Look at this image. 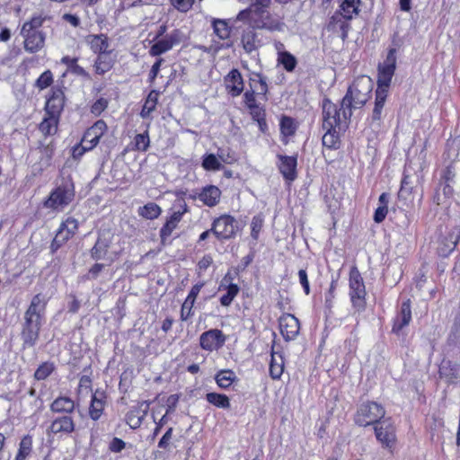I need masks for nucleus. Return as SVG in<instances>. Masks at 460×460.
<instances>
[{"label": "nucleus", "mask_w": 460, "mask_h": 460, "mask_svg": "<svg viewBox=\"0 0 460 460\" xmlns=\"http://www.w3.org/2000/svg\"><path fill=\"white\" fill-rule=\"evenodd\" d=\"M47 300L41 294L35 295L24 314V323L21 333L23 347H33L40 334L41 318L44 314Z\"/></svg>", "instance_id": "obj_1"}, {"label": "nucleus", "mask_w": 460, "mask_h": 460, "mask_svg": "<svg viewBox=\"0 0 460 460\" xmlns=\"http://www.w3.org/2000/svg\"><path fill=\"white\" fill-rule=\"evenodd\" d=\"M373 82L369 76L362 75L354 80L341 100V110L345 120L350 119L352 109L363 107L370 98Z\"/></svg>", "instance_id": "obj_2"}, {"label": "nucleus", "mask_w": 460, "mask_h": 460, "mask_svg": "<svg viewBox=\"0 0 460 460\" xmlns=\"http://www.w3.org/2000/svg\"><path fill=\"white\" fill-rule=\"evenodd\" d=\"M385 410L375 402H367L360 404L355 416V422L361 427L374 425L385 419Z\"/></svg>", "instance_id": "obj_3"}, {"label": "nucleus", "mask_w": 460, "mask_h": 460, "mask_svg": "<svg viewBox=\"0 0 460 460\" xmlns=\"http://www.w3.org/2000/svg\"><path fill=\"white\" fill-rule=\"evenodd\" d=\"M349 297L353 308L357 311H363L366 307V287L363 278L357 267H352L349 279Z\"/></svg>", "instance_id": "obj_4"}, {"label": "nucleus", "mask_w": 460, "mask_h": 460, "mask_svg": "<svg viewBox=\"0 0 460 460\" xmlns=\"http://www.w3.org/2000/svg\"><path fill=\"white\" fill-rule=\"evenodd\" d=\"M270 4V0H252L251 11L256 13L261 17V22L257 26L270 31H282L285 23L279 19L272 17L266 10Z\"/></svg>", "instance_id": "obj_5"}, {"label": "nucleus", "mask_w": 460, "mask_h": 460, "mask_svg": "<svg viewBox=\"0 0 460 460\" xmlns=\"http://www.w3.org/2000/svg\"><path fill=\"white\" fill-rule=\"evenodd\" d=\"M238 230L237 221L228 215L215 219L211 227L212 233L221 241L234 237Z\"/></svg>", "instance_id": "obj_6"}, {"label": "nucleus", "mask_w": 460, "mask_h": 460, "mask_svg": "<svg viewBox=\"0 0 460 460\" xmlns=\"http://www.w3.org/2000/svg\"><path fill=\"white\" fill-rule=\"evenodd\" d=\"M74 190L67 186H59L54 190L49 198L45 201V207L62 210L74 199Z\"/></svg>", "instance_id": "obj_7"}, {"label": "nucleus", "mask_w": 460, "mask_h": 460, "mask_svg": "<svg viewBox=\"0 0 460 460\" xmlns=\"http://www.w3.org/2000/svg\"><path fill=\"white\" fill-rule=\"evenodd\" d=\"M182 39V32L180 30H173L164 37L156 40V42L150 48L149 54L153 57L160 56L181 43Z\"/></svg>", "instance_id": "obj_8"}, {"label": "nucleus", "mask_w": 460, "mask_h": 460, "mask_svg": "<svg viewBox=\"0 0 460 460\" xmlns=\"http://www.w3.org/2000/svg\"><path fill=\"white\" fill-rule=\"evenodd\" d=\"M376 439L385 447L391 448L396 440L395 428L390 418H385L375 427Z\"/></svg>", "instance_id": "obj_9"}, {"label": "nucleus", "mask_w": 460, "mask_h": 460, "mask_svg": "<svg viewBox=\"0 0 460 460\" xmlns=\"http://www.w3.org/2000/svg\"><path fill=\"white\" fill-rule=\"evenodd\" d=\"M279 330L285 341H294L300 331L299 320L291 314H285L280 316Z\"/></svg>", "instance_id": "obj_10"}, {"label": "nucleus", "mask_w": 460, "mask_h": 460, "mask_svg": "<svg viewBox=\"0 0 460 460\" xmlns=\"http://www.w3.org/2000/svg\"><path fill=\"white\" fill-rule=\"evenodd\" d=\"M226 337L217 329H212L203 332L199 337V343L203 349L213 351L224 345Z\"/></svg>", "instance_id": "obj_11"}, {"label": "nucleus", "mask_w": 460, "mask_h": 460, "mask_svg": "<svg viewBox=\"0 0 460 460\" xmlns=\"http://www.w3.org/2000/svg\"><path fill=\"white\" fill-rule=\"evenodd\" d=\"M226 89L232 97H237L243 92V79L238 69H232L224 78Z\"/></svg>", "instance_id": "obj_12"}, {"label": "nucleus", "mask_w": 460, "mask_h": 460, "mask_svg": "<svg viewBox=\"0 0 460 460\" xmlns=\"http://www.w3.org/2000/svg\"><path fill=\"white\" fill-rule=\"evenodd\" d=\"M107 130V125L102 120H97L91 128H89L84 134L82 141L88 145V148L93 149L97 146L100 138L102 137L104 132Z\"/></svg>", "instance_id": "obj_13"}, {"label": "nucleus", "mask_w": 460, "mask_h": 460, "mask_svg": "<svg viewBox=\"0 0 460 460\" xmlns=\"http://www.w3.org/2000/svg\"><path fill=\"white\" fill-rule=\"evenodd\" d=\"M75 428V421L70 415L58 417L52 420L47 429L48 434H70L74 432Z\"/></svg>", "instance_id": "obj_14"}, {"label": "nucleus", "mask_w": 460, "mask_h": 460, "mask_svg": "<svg viewBox=\"0 0 460 460\" xmlns=\"http://www.w3.org/2000/svg\"><path fill=\"white\" fill-rule=\"evenodd\" d=\"M24 39V49L30 53H35L44 47L45 34L40 31H29L21 33Z\"/></svg>", "instance_id": "obj_15"}, {"label": "nucleus", "mask_w": 460, "mask_h": 460, "mask_svg": "<svg viewBox=\"0 0 460 460\" xmlns=\"http://www.w3.org/2000/svg\"><path fill=\"white\" fill-rule=\"evenodd\" d=\"M149 410V402L143 401L139 402L136 407L131 409L126 415V421L131 429H137L140 427L143 420L146 416Z\"/></svg>", "instance_id": "obj_16"}, {"label": "nucleus", "mask_w": 460, "mask_h": 460, "mask_svg": "<svg viewBox=\"0 0 460 460\" xmlns=\"http://www.w3.org/2000/svg\"><path fill=\"white\" fill-rule=\"evenodd\" d=\"M65 105V95L61 89H53L51 96L46 102V114L59 118Z\"/></svg>", "instance_id": "obj_17"}, {"label": "nucleus", "mask_w": 460, "mask_h": 460, "mask_svg": "<svg viewBox=\"0 0 460 460\" xmlns=\"http://www.w3.org/2000/svg\"><path fill=\"white\" fill-rule=\"evenodd\" d=\"M241 42L246 53L251 54L256 51L261 45V39L253 28L248 27L242 33Z\"/></svg>", "instance_id": "obj_18"}, {"label": "nucleus", "mask_w": 460, "mask_h": 460, "mask_svg": "<svg viewBox=\"0 0 460 460\" xmlns=\"http://www.w3.org/2000/svg\"><path fill=\"white\" fill-rule=\"evenodd\" d=\"M279 169L283 177L289 181L296 178V157L278 155Z\"/></svg>", "instance_id": "obj_19"}, {"label": "nucleus", "mask_w": 460, "mask_h": 460, "mask_svg": "<svg viewBox=\"0 0 460 460\" xmlns=\"http://www.w3.org/2000/svg\"><path fill=\"white\" fill-rule=\"evenodd\" d=\"M460 239V226H455L451 229L448 235L440 243L438 252L442 257L449 255L456 248Z\"/></svg>", "instance_id": "obj_20"}, {"label": "nucleus", "mask_w": 460, "mask_h": 460, "mask_svg": "<svg viewBox=\"0 0 460 460\" xmlns=\"http://www.w3.org/2000/svg\"><path fill=\"white\" fill-rule=\"evenodd\" d=\"M111 244V236L109 233L99 235L94 246L91 249V257L95 260L106 259Z\"/></svg>", "instance_id": "obj_21"}, {"label": "nucleus", "mask_w": 460, "mask_h": 460, "mask_svg": "<svg viewBox=\"0 0 460 460\" xmlns=\"http://www.w3.org/2000/svg\"><path fill=\"white\" fill-rule=\"evenodd\" d=\"M106 394L102 390H96L92 394L91 404L89 407V415L92 420H97L101 418L105 404H106Z\"/></svg>", "instance_id": "obj_22"}, {"label": "nucleus", "mask_w": 460, "mask_h": 460, "mask_svg": "<svg viewBox=\"0 0 460 460\" xmlns=\"http://www.w3.org/2000/svg\"><path fill=\"white\" fill-rule=\"evenodd\" d=\"M411 320V311L410 300L404 301L400 309V313L394 320L393 332L399 334L400 332L407 326Z\"/></svg>", "instance_id": "obj_23"}, {"label": "nucleus", "mask_w": 460, "mask_h": 460, "mask_svg": "<svg viewBox=\"0 0 460 460\" xmlns=\"http://www.w3.org/2000/svg\"><path fill=\"white\" fill-rule=\"evenodd\" d=\"M335 114V103L332 102L329 99L323 101V130H330L336 128V120L333 119Z\"/></svg>", "instance_id": "obj_24"}, {"label": "nucleus", "mask_w": 460, "mask_h": 460, "mask_svg": "<svg viewBox=\"0 0 460 460\" xmlns=\"http://www.w3.org/2000/svg\"><path fill=\"white\" fill-rule=\"evenodd\" d=\"M75 402L67 396H58L50 404L49 409L55 413H66L67 415L75 411Z\"/></svg>", "instance_id": "obj_25"}, {"label": "nucleus", "mask_w": 460, "mask_h": 460, "mask_svg": "<svg viewBox=\"0 0 460 460\" xmlns=\"http://www.w3.org/2000/svg\"><path fill=\"white\" fill-rule=\"evenodd\" d=\"M221 190L214 185H209L199 194V199L208 207H214L219 202Z\"/></svg>", "instance_id": "obj_26"}, {"label": "nucleus", "mask_w": 460, "mask_h": 460, "mask_svg": "<svg viewBox=\"0 0 460 460\" xmlns=\"http://www.w3.org/2000/svg\"><path fill=\"white\" fill-rule=\"evenodd\" d=\"M86 41L90 45L91 49L94 53H98V55L109 52L108 37L104 34L89 35L86 38Z\"/></svg>", "instance_id": "obj_27"}, {"label": "nucleus", "mask_w": 460, "mask_h": 460, "mask_svg": "<svg viewBox=\"0 0 460 460\" xmlns=\"http://www.w3.org/2000/svg\"><path fill=\"white\" fill-rule=\"evenodd\" d=\"M387 95L383 92H376L375 107L371 116V125L379 127L382 119V111L384 109Z\"/></svg>", "instance_id": "obj_28"}, {"label": "nucleus", "mask_w": 460, "mask_h": 460, "mask_svg": "<svg viewBox=\"0 0 460 460\" xmlns=\"http://www.w3.org/2000/svg\"><path fill=\"white\" fill-rule=\"evenodd\" d=\"M47 116L43 119L40 124V130L45 136H52L56 134L58 130V124L59 118L54 115L46 114Z\"/></svg>", "instance_id": "obj_29"}, {"label": "nucleus", "mask_w": 460, "mask_h": 460, "mask_svg": "<svg viewBox=\"0 0 460 460\" xmlns=\"http://www.w3.org/2000/svg\"><path fill=\"white\" fill-rule=\"evenodd\" d=\"M284 370V360L280 354L272 353L270 364V375L273 379L280 378Z\"/></svg>", "instance_id": "obj_30"}, {"label": "nucleus", "mask_w": 460, "mask_h": 460, "mask_svg": "<svg viewBox=\"0 0 460 460\" xmlns=\"http://www.w3.org/2000/svg\"><path fill=\"white\" fill-rule=\"evenodd\" d=\"M113 66V60L110 56V51L98 55L95 61V72L99 75H103L108 72Z\"/></svg>", "instance_id": "obj_31"}, {"label": "nucleus", "mask_w": 460, "mask_h": 460, "mask_svg": "<svg viewBox=\"0 0 460 460\" xmlns=\"http://www.w3.org/2000/svg\"><path fill=\"white\" fill-rule=\"evenodd\" d=\"M215 379L221 388L226 389L236 380V375L233 370L223 369L216 375Z\"/></svg>", "instance_id": "obj_32"}, {"label": "nucleus", "mask_w": 460, "mask_h": 460, "mask_svg": "<svg viewBox=\"0 0 460 460\" xmlns=\"http://www.w3.org/2000/svg\"><path fill=\"white\" fill-rule=\"evenodd\" d=\"M360 0H344L341 5V14L347 20L358 13Z\"/></svg>", "instance_id": "obj_33"}, {"label": "nucleus", "mask_w": 460, "mask_h": 460, "mask_svg": "<svg viewBox=\"0 0 460 460\" xmlns=\"http://www.w3.org/2000/svg\"><path fill=\"white\" fill-rule=\"evenodd\" d=\"M322 141L323 146L329 149H338L340 147V137L337 129L325 130Z\"/></svg>", "instance_id": "obj_34"}, {"label": "nucleus", "mask_w": 460, "mask_h": 460, "mask_svg": "<svg viewBox=\"0 0 460 460\" xmlns=\"http://www.w3.org/2000/svg\"><path fill=\"white\" fill-rule=\"evenodd\" d=\"M158 92L153 90L149 93L143 108L140 112V116L142 118H147L151 114L152 111L155 110L157 100H158Z\"/></svg>", "instance_id": "obj_35"}, {"label": "nucleus", "mask_w": 460, "mask_h": 460, "mask_svg": "<svg viewBox=\"0 0 460 460\" xmlns=\"http://www.w3.org/2000/svg\"><path fill=\"white\" fill-rule=\"evenodd\" d=\"M161 212V208L154 202H149L138 208V215L146 219L157 218Z\"/></svg>", "instance_id": "obj_36"}, {"label": "nucleus", "mask_w": 460, "mask_h": 460, "mask_svg": "<svg viewBox=\"0 0 460 460\" xmlns=\"http://www.w3.org/2000/svg\"><path fill=\"white\" fill-rule=\"evenodd\" d=\"M32 450V438L31 436H24L20 444L18 453L14 460H25L31 453Z\"/></svg>", "instance_id": "obj_37"}, {"label": "nucleus", "mask_w": 460, "mask_h": 460, "mask_svg": "<svg viewBox=\"0 0 460 460\" xmlns=\"http://www.w3.org/2000/svg\"><path fill=\"white\" fill-rule=\"evenodd\" d=\"M206 399L209 403L218 408L228 409L230 407L229 398L226 394L208 393Z\"/></svg>", "instance_id": "obj_38"}, {"label": "nucleus", "mask_w": 460, "mask_h": 460, "mask_svg": "<svg viewBox=\"0 0 460 460\" xmlns=\"http://www.w3.org/2000/svg\"><path fill=\"white\" fill-rule=\"evenodd\" d=\"M278 62L283 66L288 72H293L297 65V60L290 52L279 53Z\"/></svg>", "instance_id": "obj_39"}, {"label": "nucleus", "mask_w": 460, "mask_h": 460, "mask_svg": "<svg viewBox=\"0 0 460 460\" xmlns=\"http://www.w3.org/2000/svg\"><path fill=\"white\" fill-rule=\"evenodd\" d=\"M297 125L294 119L283 116L280 120V131L285 137H291L296 133Z\"/></svg>", "instance_id": "obj_40"}, {"label": "nucleus", "mask_w": 460, "mask_h": 460, "mask_svg": "<svg viewBox=\"0 0 460 460\" xmlns=\"http://www.w3.org/2000/svg\"><path fill=\"white\" fill-rule=\"evenodd\" d=\"M74 235L67 233V231L66 229H63L61 226H59L58 233L50 245L52 252H56L58 248H60L66 242H67Z\"/></svg>", "instance_id": "obj_41"}, {"label": "nucleus", "mask_w": 460, "mask_h": 460, "mask_svg": "<svg viewBox=\"0 0 460 460\" xmlns=\"http://www.w3.org/2000/svg\"><path fill=\"white\" fill-rule=\"evenodd\" d=\"M454 190L451 183L442 181L437 190L436 197L437 203L440 204L445 202L446 199L453 195Z\"/></svg>", "instance_id": "obj_42"}, {"label": "nucleus", "mask_w": 460, "mask_h": 460, "mask_svg": "<svg viewBox=\"0 0 460 460\" xmlns=\"http://www.w3.org/2000/svg\"><path fill=\"white\" fill-rule=\"evenodd\" d=\"M202 167L207 171H219L222 165L217 156L209 154L203 157Z\"/></svg>", "instance_id": "obj_43"}, {"label": "nucleus", "mask_w": 460, "mask_h": 460, "mask_svg": "<svg viewBox=\"0 0 460 460\" xmlns=\"http://www.w3.org/2000/svg\"><path fill=\"white\" fill-rule=\"evenodd\" d=\"M239 288L236 284H230L226 288V293L220 298V303L223 306H228L233 302L234 298L237 296Z\"/></svg>", "instance_id": "obj_44"}, {"label": "nucleus", "mask_w": 460, "mask_h": 460, "mask_svg": "<svg viewBox=\"0 0 460 460\" xmlns=\"http://www.w3.org/2000/svg\"><path fill=\"white\" fill-rule=\"evenodd\" d=\"M55 369V366L51 362L42 363L35 371L34 377L37 380L46 379Z\"/></svg>", "instance_id": "obj_45"}, {"label": "nucleus", "mask_w": 460, "mask_h": 460, "mask_svg": "<svg viewBox=\"0 0 460 460\" xmlns=\"http://www.w3.org/2000/svg\"><path fill=\"white\" fill-rule=\"evenodd\" d=\"M214 32L221 40H226L229 37L230 31L226 22L222 20H215L213 22Z\"/></svg>", "instance_id": "obj_46"}, {"label": "nucleus", "mask_w": 460, "mask_h": 460, "mask_svg": "<svg viewBox=\"0 0 460 460\" xmlns=\"http://www.w3.org/2000/svg\"><path fill=\"white\" fill-rule=\"evenodd\" d=\"M44 18L41 16H34L30 21L23 23L21 33H25L29 31H39L38 29L42 26Z\"/></svg>", "instance_id": "obj_47"}, {"label": "nucleus", "mask_w": 460, "mask_h": 460, "mask_svg": "<svg viewBox=\"0 0 460 460\" xmlns=\"http://www.w3.org/2000/svg\"><path fill=\"white\" fill-rule=\"evenodd\" d=\"M393 76L378 72L377 76V89L376 92H383L387 95L388 88L390 86Z\"/></svg>", "instance_id": "obj_48"}, {"label": "nucleus", "mask_w": 460, "mask_h": 460, "mask_svg": "<svg viewBox=\"0 0 460 460\" xmlns=\"http://www.w3.org/2000/svg\"><path fill=\"white\" fill-rule=\"evenodd\" d=\"M150 144L148 132L137 134L135 137V148L138 151H146Z\"/></svg>", "instance_id": "obj_49"}, {"label": "nucleus", "mask_w": 460, "mask_h": 460, "mask_svg": "<svg viewBox=\"0 0 460 460\" xmlns=\"http://www.w3.org/2000/svg\"><path fill=\"white\" fill-rule=\"evenodd\" d=\"M53 82V75L49 70L45 71L40 75V76L36 81V86L43 90L49 87Z\"/></svg>", "instance_id": "obj_50"}, {"label": "nucleus", "mask_w": 460, "mask_h": 460, "mask_svg": "<svg viewBox=\"0 0 460 460\" xmlns=\"http://www.w3.org/2000/svg\"><path fill=\"white\" fill-rule=\"evenodd\" d=\"M194 303L195 302H193L188 298L185 299V301L183 302V304L181 305V321H187L193 315L192 307L194 305Z\"/></svg>", "instance_id": "obj_51"}, {"label": "nucleus", "mask_w": 460, "mask_h": 460, "mask_svg": "<svg viewBox=\"0 0 460 460\" xmlns=\"http://www.w3.org/2000/svg\"><path fill=\"white\" fill-rule=\"evenodd\" d=\"M173 7L180 12H188L193 5L195 0H170Z\"/></svg>", "instance_id": "obj_52"}, {"label": "nucleus", "mask_w": 460, "mask_h": 460, "mask_svg": "<svg viewBox=\"0 0 460 460\" xmlns=\"http://www.w3.org/2000/svg\"><path fill=\"white\" fill-rule=\"evenodd\" d=\"M60 226L63 229H66L67 233L74 235L78 229V221L73 217H67L64 222H62Z\"/></svg>", "instance_id": "obj_53"}, {"label": "nucleus", "mask_w": 460, "mask_h": 460, "mask_svg": "<svg viewBox=\"0 0 460 460\" xmlns=\"http://www.w3.org/2000/svg\"><path fill=\"white\" fill-rule=\"evenodd\" d=\"M251 90L246 91L243 94V102L246 105L247 108L254 107V105H257V101L255 98V90L252 89V83L250 84Z\"/></svg>", "instance_id": "obj_54"}, {"label": "nucleus", "mask_w": 460, "mask_h": 460, "mask_svg": "<svg viewBox=\"0 0 460 460\" xmlns=\"http://www.w3.org/2000/svg\"><path fill=\"white\" fill-rule=\"evenodd\" d=\"M263 221L260 217H253L252 223H251V228L252 233L251 235L253 239L257 240L260 231L261 230Z\"/></svg>", "instance_id": "obj_55"}, {"label": "nucleus", "mask_w": 460, "mask_h": 460, "mask_svg": "<svg viewBox=\"0 0 460 460\" xmlns=\"http://www.w3.org/2000/svg\"><path fill=\"white\" fill-rule=\"evenodd\" d=\"M334 120H336V129H341L342 127L347 128L348 121L349 119L345 120L342 114L341 107L339 109L335 104V114L333 115Z\"/></svg>", "instance_id": "obj_56"}, {"label": "nucleus", "mask_w": 460, "mask_h": 460, "mask_svg": "<svg viewBox=\"0 0 460 460\" xmlns=\"http://www.w3.org/2000/svg\"><path fill=\"white\" fill-rule=\"evenodd\" d=\"M107 100L100 98L92 105L91 111L93 114L100 115L107 108Z\"/></svg>", "instance_id": "obj_57"}, {"label": "nucleus", "mask_w": 460, "mask_h": 460, "mask_svg": "<svg viewBox=\"0 0 460 460\" xmlns=\"http://www.w3.org/2000/svg\"><path fill=\"white\" fill-rule=\"evenodd\" d=\"M172 428H169L158 442V447L162 449H168L172 438Z\"/></svg>", "instance_id": "obj_58"}, {"label": "nucleus", "mask_w": 460, "mask_h": 460, "mask_svg": "<svg viewBox=\"0 0 460 460\" xmlns=\"http://www.w3.org/2000/svg\"><path fill=\"white\" fill-rule=\"evenodd\" d=\"M176 226H177V225L167 220L166 223L164 225V226L161 228V231H160L161 239L163 241H164L167 237H169Z\"/></svg>", "instance_id": "obj_59"}, {"label": "nucleus", "mask_w": 460, "mask_h": 460, "mask_svg": "<svg viewBox=\"0 0 460 460\" xmlns=\"http://www.w3.org/2000/svg\"><path fill=\"white\" fill-rule=\"evenodd\" d=\"M255 76L259 78L258 83L259 86H255V93L266 95L268 92V84L266 83V79L260 74H256Z\"/></svg>", "instance_id": "obj_60"}, {"label": "nucleus", "mask_w": 460, "mask_h": 460, "mask_svg": "<svg viewBox=\"0 0 460 460\" xmlns=\"http://www.w3.org/2000/svg\"><path fill=\"white\" fill-rule=\"evenodd\" d=\"M298 278H299V282L302 285L305 293L306 295H308L310 293V286H309V281H308V277H307L306 271L305 270H300L298 271Z\"/></svg>", "instance_id": "obj_61"}, {"label": "nucleus", "mask_w": 460, "mask_h": 460, "mask_svg": "<svg viewBox=\"0 0 460 460\" xmlns=\"http://www.w3.org/2000/svg\"><path fill=\"white\" fill-rule=\"evenodd\" d=\"M250 110V114L252 115L254 120L261 119L266 116L265 110L259 106V104L254 105V107L248 108Z\"/></svg>", "instance_id": "obj_62"}, {"label": "nucleus", "mask_w": 460, "mask_h": 460, "mask_svg": "<svg viewBox=\"0 0 460 460\" xmlns=\"http://www.w3.org/2000/svg\"><path fill=\"white\" fill-rule=\"evenodd\" d=\"M88 145L84 144L83 141L73 148L72 155L75 159L80 158L85 151L92 150L88 148Z\"/></svg>", "instance_id": "obj_63"}, {"label": "nucleus", "mask_w": 460, "mask_h": 460, "mask_svg": "<svg viewBox=\"0 0 460 460\" xmlns=\"http://www.w3.org/2000/svg\"><path fill=\"white\" fill-rule=\"evenodd\" d=\"M395 53H396L395 49H389V51L387 53V56H386V58H385V60L384 61V63L382 65H384L385 66H390V67L396 68V56H395Z\"/></svg>", "instance_id": "obj_64"}]
</instances>
